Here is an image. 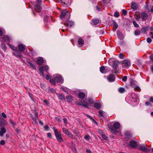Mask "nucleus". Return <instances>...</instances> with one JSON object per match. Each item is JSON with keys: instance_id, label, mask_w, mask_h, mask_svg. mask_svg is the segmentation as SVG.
<instances>
[{"instance_id": "53", "label": "nucleus", "mask_w": 153, "mask_h": 153, "mask_svg": "<svg viewBox=\"0 0 153 153\" xmlns=\"http://www.w3.org/2000/svg\"><path fill=\"white\" fill-rule=\"evenodd\" d=\"M88 102L91 103H92L93 102V100L91 98H88Z\"/></svg>"}, {"instance_id": "16", "label": "nucleus", "mask_w": 153, "mask_h": 153, "mask_svg": "<svg viewBox=\"0 0 153 153\" xmlns=\"http://www.w3.org/2000/svg\"><path fill=\"white\" fill-rule=\"evenodd\" d=\"M3 41L5 42H10V39L7 36H4L1 38Z\"/></svg>"}, {"instance_id": "47", "label": "nucleus", "mask_w": 153, "mask_h": 153, "mask_svg": "<svg viewBox=\"0 0 153 153\" xmlns=\"http://www.w3.org/2000/svg\"><path fill=\"white\" fill-rule=\"evenodd\" d=\"M147 30V27H144L142 29H141V30L143 33H145L146 32Z\"/></svg>"}, {"instance_id": "37", "label": "nucleus", "mask_w": 153, "mask_h": 153, "mask_svg": "<svg viewBox=\"0 0 153 153\" xmlns=\"http://www.w3.org/2000/svg\"><path fill=\"white\" fill-rule=\"evenodd\" d=\"M43 68V70L44 71H47L49 68V67L48 65L45 66H43L42 67L40 68Z\"/></svg>"}, {"instance_id": "29", "label": "nucleus", "mask_w": 153, "mask_h": 153, "mask_svg": "<svg viewBox=\"0 0 153 153\" xmlns=\"http://www.w3.org/2000/svg\"><path fill=\"white\" fill-rule=\"evenodd\" d=\"M1 47L2 49L4 51H5L7 49V47L5 44L4 43H2L1 44Z\"/></svg>"}, {"instance_id": "18", "label": "nucleus", "mask_w": 153, "mask_h": 153, "mask_svg": "<svg viewBox=\"0 0 153 153\" xmlns=\"http://www.w3.org/2000/svg\"><path fill=\"white\" fill-rule=\"evenodd\" d=\"M46 91L48 93L51 94H54L55 93L56 91L53 88H51L50 87L48 88L46 90Z\"/></svg>"}, {"instance_id": "36", "label": "nucleus", "mask_w": 153, "mask_h": 153, "mask_svg": "<svg viewBox=\"0 0 153 153\" xmlns=\"http://www.w3.org/2000/svg\"><path fill=\"white\" fill-rule=\"evenodd\" d=\"M39 71L40 74L44 76L45 75L43 73V71H44L43 70V68H40L39 69Z\"/></svg>"}, {"instance_id": "48", "label": "nucleus", "mask_w": 153, "mask_h": 153, "mask_svg": "<svg viewBox=\"0 0 153 153\" xmlns=\"http://www.w3.org/2000/svg\"><path fill=\"white\" fill-rule=\"evenodd\" d=\"M5 141L4 140H1L0 141V144L1 146H3L5 144Z\"/></svg>"}, {"instance_id": "21", "label": "nucleus", "mask_w": 153, "mask_h": 153, "mask_svg": "<svg viewBox=\"0 0 153 153\" xmlns=\"http://www.w3.org/2000/svg\"><path fill=\"white\" fill-rule=\"evenodd\" d=\"M78 96L79 98L83 99L85 98V94L83 92H79L78 93Z\"/></svg>"}, {"instance_id": "12", "label": "nucleus", "mask_w": 153, "mask_h": 153, "mask_svg": "<svg viewBox=\"0 0 153 153\" xmlns=\"http://www.w3.org/2000/svg\"><path fill=\"white\" fill-rule=\"evenodd\" d=\"M44 60L42 57H39L37 58V63L38 65H41L44 63Z\"/></svg>"}, {"instance_id": "54", "label": "nucleus", "mask_w": 153, "mask_h": 153, "mask_svg": "<svg viewBox=\"0 0 153 153\" xmlns=\"http://www.w3.org/2000/svg\"><path fill=\"white\" fill-rule=\"evenodd\" d=\"M48 17L47 16H45L44 19V21L45 22H46L48 21Z\"/></svg>"}, {"instance_id": "15", "label": "nucleus", "mask_w": 153, "mask_h": 153, "mask_svg": "<svg viewBox=\"0 0 153 153\" xmlns=\"http://www.w3.org/2000/svg\"><path fill=\"white\" fill-rule=\"evenodd\" d=\"M6 132V129L4 127H1L0 129V136L2 137Z\"/></svg>"}, {"instance_id": "24", "label": "nucleus", "mask_w": 153, "mask_h": 153, "mask_svg": "<svg viewBox=\"0 0 153 153\" xmlns=\"http://www.w3.org/2000/svg\"><path fill=\"white\" fill-rule=\"evenodd\" d=\"M35 9L38 12H40L42 9L41 7L39 4H36L35 6Z\"/></svg>"}, {"instance_id": "11", "label": "nucleus", "mask_w": 153, "mask_h": 153, "mask_svg": "<svg viewBox=\"0 0 153 153\" xmlns=\"http://www.w3.org/2000/svg\"><path fill=\"white\" fill-rule=\"evenodd\" d=\"M8 123L4 119H1L0 120V126H4L7 125Z\"/></svg>"}, {"instance_id": "49", "label": "nucleus", "mask_w": 153, "mask_h": 153, "mask_svg": "<svg viewBox=\"0 0 153 153\" xmlns=\"http://www.w3.org/2000/svg\"><path fill=\"white\" fill-rule=\"evenodd\" d=\"M114 16L116 17H118L120 16L119 13L117 12H115L114 15Z\"/></svg>"}, {"instance_id": "58", "label": "nucleus", "mask_w": 153, "mask_h": 153, "mask_svg": "<svg viewBox=\"0 0 153 153\" xmlns=\"http://www.w3.org/2000/svg\"><path fill=\"white\" fill-rule=\"evenodd\" d=\"M63 122H64V123L65 124H67V119L65 118H64L63 119Z\"/></svg>"}, {"instance_id": "4", "label": "nucleus", "mask_w": 153, "mask_h": 153, "mask_svg": "<svg viewBox=\"0 0 153 153\" xmlns=\"http://www.w3.org/2000/svg\"><path fill=\"white\" fill-rule=\"evenodd\" d=\"M31 117L33 120L34 123L36 124L37 123V120L38 119L39 117V113L36 110H34L32 111V112L30 114Z\"/></svg>"}, {"instance_id": "5", "label": "nucleus", "mask_w": 153, "mask_h": 153, "mask_svg": "<svg viewBox=\"0 0 153 153\" xmlns=\"http://www.w3.org/2000/svg\"><path fill=\"white\" fill-rule=\"evenodd\" d=\"M54 78L55 81L58 83L62 84L63 82V79L62 76L59 74H56L55 75Z\"/></svg>"}, {"instance_id": "61", "label": "nucleus", "mask_w": 153, "mask_h": 153, "mask_svg": "<svg viewBox=\"0 0 153 153\" xmlns=\"http://www.w3.org/2000/svg\"><path fill=\"white\" fill-rule=\"evenodd\" d=\"M151 104V103L150 102H149V101H146V102H145V105H146V106H148V105H150Z\"/></svg>"}, {"instance_id": "41", "label": "nucleus", "mask_w": 153, "mask_h": 153, "mask_svg": "<svg viewBox=\"0 0 153 153\" xmlns=\"http://www.w3.org/2000/svg\"><path fill=\"white\" fill-rule=\"evenodd\" d=\"M99 114L100 115L102 116H103L105 115V112H104L102 110H100L99 111Z\"/></svg>"}, {"instance_id": "42", "label": "nucleus", "mask_w": 153, "mask_h": 153, "mask_svg": "<svg viewBox=\"0 0 153 153\" xmlns=\"http://www.w3.org/2000/svg\"><path fill=\"white\" fill-rule=\"evenodd\" d=\"M101 136L103 139L106 140H107L108 137H107L105 134H101Z\"/></svg>"}, {"instance_id": "44", "label": "nucleus", "mask_w": 153, "mask_h": 153, "mask_svg": "<svg viewBox=\"0 0 153 153\" xmlns=\"http://www.w3.org/2000/svg\"><path fill=\"white\" fill-rule=\"evenodd\" d=\"M134 88V89L135 91H139L140 90V88L138 86H135Z\"/></svg>"}, {"instance_id": "17", "label": "nucleus", "mask_w": 153, "mask_h": 153, "mask_svg": "<svg viewBox=\"0 0 153 153\" xmlns=\"http://www.w3.org/2000/svg\"><path fill=\"white\" fill-rule=\"evenodd\" d=\"M117 35L118 38L121 40L124 38L123 35L120 31H119L117 32Z\"/></svg>"}, {"instance_id": "2", "label": "nucleus", "mask_w": 153, "mask_h": 153, "mask_svg": "<svg viewBox=\"0 0 153 153\" xmlns=\"http://www.w3.org/2000/svg\"><path fill=\"white\" fill-rule=\"evenodd\" d=\"M120 124L119 122H115L113 124V126L111 125H108V127L110 129V132L113 134L116 135L118 132L117 130L120 128Z\"/></svg>"}, {"instance_id": "9", "label": "nucleus", "mask_w": 153, "mask_h": 153, "mask_svg": "<svg viewBox=\"0 0 153 153\" xmlns=\"http://www.w3.org/2000/svg\"><path fill=\"white\" fill-rule=\"evenodd\" d=\"M148 17V14L145 12H143L141 14V18L142 21H145Z\"/></svg>"}, {"instance_id": "55", "label": "nucleus", "mask_w": 153, "mask_h": 153, "mask_svg": "<svg viewBox=\"0 0 153 153\" xmlns=\"http://www.w3.org/2000/svg\"><path fill=\"white\" fill-rule=\"evenodd\" d=\"M119 57L121 59H123L124 58V55L122 53H120L119 55Z\"/></svg>"}, {"instance_id": "31", "label": "nucleus", "mask_w": 153, "mask_h": 153, "mask_svg": "<svg viewBox=\"0 0 153 153\" xmlns=\"http://www.w3.org/2000/svg\"><path fill=\"white\" fill-rule=\"evenodd\" d=\"M58 97L59 98V99L61 100H65V98L64 95L61 94H57Z\"/></svg>"}, {"instance_id": "46", "label": "nucleus", "mask_w": 153, "mask_h": 153, "mask_svg": "<svg viewBox=\"0 0 153 153\" xmlns=\"http://www.w3.org/2000/svg\"><path fill=\"white\" fill-rule=\"evenodd\" d=\"M44 128L46 131H48L50 129L48 125L45 126L44 127Z\"/></svg>"}, {"instance_id": "22", "label": "nucleus", "mask_w": 153, "mask_h": 153, "mask_svg": "<svg viewBox=\"0 0 153 153\" xmlns=\"http://www.w3.org/2000/svg\"><path fill=\"white\" fill-rule=\"evenodd\" d=\"M69 13L68 12L67 10H64L62 11L61 13V14L60 15V17L61 18H63L66 15L67 13Z\"/></svg>"}, {"instance_id": "45", "label": "nucleus", "mask_w": 153, "mask_h": 153, "mask_svg": "<svg viewBox=\"0 0 153 153\" xmlns=\"http://www.w3.org/2000/svg\"><path fill=\"white\" fill-rule=\"evenodd\" d=\"M122 12L123 15L124 16L126 15L127 14V12L126 10L123 9L122 10Z\"/></svg>"}, {"instance_id": "25", "label": "nucleus", "mask_w": 153, "mask_h": 153, "mask_svg": "<svg viewBox=\"0 0 153 153\" xmlns=\"http://www.w3.org/2000/svg\"><path fill=\"white\" fill-rule=\"evenodd\" d=\"M118 66V62L115 61L113 62V67L115 70H117V67Z\"/></svg>"}, {"instance_id": "38", "label": "nucleus", "mask_w": 153, "mask_h": 153, "mask_svg": "<svg viewBox=\"0 0 153 153\" xmlns=\"http://www.w3.org/2000/svg\"><path fill=\"white\" fill-rule=\"evenodd\" d=\"M55 80L54 79H50V82L52 84L55 85H56V83L55 82Z\"/></svg>"}, {"instance_id": "27", "label": "nucleus", "mask_w": 153, "mask_h": 153, "mask_svg": "<svg viewBox=\"0 0 153 153\" xmlns=\"http://www.w3.org/2000/svg\"><path fill=\"white\" fill-rule=\"evenodd\" d=\"M78 43L79 45L82 46L84 43V40L81 38H79L78 40Z\"/></svg>"}, {"instance_id": "10", "label": "nucleus", "mask_w": 153, "mask_h": 153, "mask_svg": "<svg viewBox=\"0 0 153 153\" xmlns=\"http://www.w3.org/2000/svg\"><path fill=\"white\" fill-rule=\"evenodd\" d=\"M74 22L72 21H67L65 23V25L67 27H71L73 25Z\"/></svg>"}, {"instance_id": "64", "label": "nucleus", "mask_w": 153, "mask_h": 153, "mask_svg": "<svg viewBox=\"0 0 153 153\" xmlns=\"http://www.w3.org/2000/svg\"><path fill=\"white\" fill-rule=\"evenodd\" d=\"M150 101L152 102H153V97H150Z\"/></svg>"}, {"instance_id": "63", "label": "nucleus", "mask_w": 153, "mask_h": 153, "mask_svg": "<svg viewBox=\"0 0 153 153\" xmlns=\"http://www.w3.org/2000/svg\"><path fill=\"white\" fill-rule=\"evenodd\" d=\"M150 58L152 62L153 63V55H151L150 56Z\"/></svg>"}, {"instance_id": "32", "label": "nucleus", "mask_w": 153, "mask_h": 153, "mask_svg": "<svg viewBox=\"0 0 153 153\" xmlns=\"http://www.w3.org/2000/svg\"><path fill=\"white\" fill-rule=\"evenodd\" d=\"M72 96L71 95L67 96L66 98V99L68 100V102L69 103L72 101Z\"/></svg>"}, {"instance_id": "62", "label": "nucleus", "mask_w": 153, "mask_h": 153, "mask_svg": "<svg viewBox=\"0 0 153 153\" xmlns=\"http://www.w3.org/2000/svg\"><path fill=\"white\" fill-rule=\"evenodd\" d=\"M55 118V119L56 120H57V121H58V122H61V120L59 118L57 117H56Z\"/></svg>"}, {"instance_id": "28", "label": "nucleus", "mask_w": 153, "mask_h": 153, "mask_svg": "<svg viewBox=\"0 0 153 153\" xmlns=\"http://www.w3.org/2000/svg\"><path fill=\"white\" fill-rule=\"evenodd\" d=\"M70 0H62V3L66 6L68 5V4L69 3Z\"/></svg>"}, {"instance_id": "23", "label": "nucleus", "mask_w": 153, "mask_h": 153, "mask_svg": "<svg viewBox=\"0 0 153 153\" xmlns=\"http://www.w3.org/2000/svg\"><path fill=\"white\" fill-rule=\"evenodd\" d=\"M100 72L103 74H105L107 72V71L105 70V68L104 66H101L100 69Z\"/></svg>"}, {"instance_id": "40", "label": "nucleus", "mask_w": 153, "mask_h": 153, "mask_svg": "<svg viewBox=\"0 0 153 153\" xmlns=\"http://www.w3.org/2000/svg\"><path fill=\"white\" fill-rule=\"evenodd\" d=\"M132 22L134 25L135 27L136 28H138L139 27V25L135 21H133Z\"/></svg>"}, {"instance_id": "57", "label": "nucleus", "mask_w": 153, "mask_h": 153, "mask_svg": "<svg viewBox=\"0 0 153 153\" xmlns=\"http://www.w3.org/2000/svg\"><path fill=\"white\" fill-rule=\"evenodd\" d=\"M141 18V16H137L136 18V19L137 21H139L140 20V18Z\"/></svg>"}, {"instance_id": "19", "label": "nucleus", "mask_w": 153, "mask_h": 153, "mask_svg": "<svg viewBox=\"0 0 153 153\" xmlns=\"http://www.w3.org/2000/svg\"><path fill=\"white\" fill-rule=\"evenodd\" d=\"M136 81H134L133 79H130V86L134 88L135 86L136 85Z\"/></svg>"}, {"instance_id": "33", "label": "nucleus", "mask_w": 153, "mask_h": 153, "mask_svg": "<svg viewBox=\"0 0 153 153\" xmlns=\"http://www.w3.org/2000/svg\"><path fill=\"white\" fill-rule=\"evenodd\" d=\"M94 106L96 108L100 109L101 108V105L99 103L95 102L94 104Z\"/></svg>"}, {"instance_id": "30", "label": "nucleus", "mask_w": 153, "mask_h": 153, "mask_svg": "<svg viewBox=\"0 0 153 153\" xmlns=\"http://www.w3.org/2000/svg\"><path fill=\"white\" fill-rule=\"evenodd\" d=\"M92 22L93 24L95 25H97L99 22V20L98 19H93Z\"/></svg>"}, {"instance_id": "13", "label": "nucleus", "mask_w": 153, "mask_h": 153, "mask_svg": "<svg viewBox=\"0 0 153 153\" xmlns=\"http://www.w3.org/2000/svg\"><path fill=\"white\" fill-rule=\"evenodd\" d=\"M107 79L109 82H113L115 80V77L112 74H110L108 76Z\"/></svg>"}, {"instance_id": "3", "label": "nucleus", "mask_w": 153, "mask_h": 153, "mask_svg": "<svg viewBox=\"0 0 153 153\" xmlns=\"http://www.w3.org/2000/svg\"><path fill=\"white\" fill-rule=\"evenodd\" d=\"M53 129L54 132L55 136L57 141L60 143L63 142V140L62 137V134L61 132L59 131L56 127H53Z\"/></svg>"}, {"instance_id": "7", "label": "nucleus", "mask_w": 153, "mask_h": 153, "mask_svg": "<svg viewBox=\"0 0 153 153\" xmlns=\"http://www.w3.org/2000/svg\"><path fill=\"white\" fill-rule=\"evenodd\" d=\"M146 145L145 144L140 145L139 146L140 149V150L145 152H149L150 151V149H149L146 148Z\"/></svg>"}, {"instance_id": "59", "label": "nucleus", "mask_w": 153, "mask_h": 153, "mask_svg": "<svg viewBox=\"0 0 153 153\" xmlns=\"http://www.w3.org/2000/svg\"><path fill=\"white\" fill-rule=\"evenodd\" d=\"M1 115L4 118H6L7 117L5 114L4 112H2L1 113Z\"/></svg>"}, {"instance_id": "26", "label": "nucleus", "mask_w": 153, "mask_h": 153, "mask_svg": "<svg viewBox=\"0 0 153 153\" xmlns=\"http://www.w3.org/2000/svg\"><path fill=\"white\" fill-rule=\"evenodd\" d=\"M113 24L114 26L113 28L114 31H115L116 30L117 28L118 27V25L117 23L114 20H113Z\"/></svg>"}, {"instance_id": "39", "label": "nucleus", "mask_w": 153, "mask_h": 153, "mask_svg": "<svg viewBox=\"0 0 153 153\" xmlns=\"http://www.w3.org/2000/svg\"><path fill=\"white\" fill-rule=\"evenodd\" d=\"M140 30H137L135 31L134 33L135 35L137 36L140 34Z\"/></svg>"}, {"instance_id": "52", "label": "nucleus", "mask_w": 153, "mask_h": 153, "mask_svg": "<svg viewBox=\"0 0 153 153\" xmlns=\"http://www.w3.org/2000/svg\"><path fill=\"white\" fill-rule=\"evenodd\" d=\"M146 40L147 42L149 43H150L152 41L151 39L149 37L147 38Z\"/></svg>"}, {"instance_id": "56", "label": "nucleus", "mask_w": 153, "mask_h": 153, "mask_svg": "<svg viewBox=\"0 0 153 153\" xmlns=\"http://www.w3.org/2000/svg\"><path fill=\"white\" fill-rule=\"evenodd\" d=\"M47 137L50 138H52L51 134L50 133H47Z\"/></svg>"}, {"instance_id": "6", "label": "nucleus", "mask_w": 153, "mask_h": 153, "mask_svg": "<svg viewBox=\"0 0 153 153\" xmlns=\"http://www.w3.org/2000/svg\"><path fill=\"white\" fill-rule=\"evenodd\" d=\"M62 130L65 134L68 136L69 137L73 139L74 138L73 137V135L67 128H62Z\"/></svg>"}, {"instance_id": "14", "label": "nucleus", "mask_w": 153, "mask_h": 153, "mask_svg": "<svg viewBox=\"0 0 153 153\" xmlns=\"http://www.w3.org/2000/svg\"><path fill=\"white\" fill-rule=\"evenodd\" d=\"M129 145L131 147L135 148L137 146V144L135 141L131 140L129 142Z\"/></svg>"}, {"instance_id": "51", "label": "nucleus", "mask_w": 153, "mask_h": 153, "mask_svg": "<svg viewBox=\"0 0 153 153\" xmlns=\"http://www.w3.org/2000/svg\"><path fill=\"white\" fill-rule=\"evenodd\" d=\"M127 76H124L123 77L122 79L123 81L126 82L127 81Z\"/></svg>"}, {"instance_id": "8", "label": "nucleus", "mask_w": 153, "mask_h": 153, "mask_svg": "<svg viewBox=\"0 0 153 153\" xmlns=\"http://www.w3.org/2000/svg\"><path fill=\"white\" fill-rule=\"evenodd\" d=\"M122 63L123 64L122 66L124 68L128 67L130 64V62L128 60H124L122 61Z\"/></svg>"}, {"instance_id": "35", "label": "nucleus", "mask_w": 153, "mask_h": 153, "mask_svg": "<svg viewBox=\"0 0 153 153\" xmlns=\"http://www.w3.org/2000/svg\"><path fill=\"white\" fill-rule=\"evenodd\" d=\"M27 63L33 69H36V67L35 65H34L31 62H27Z\"/></svg>"}, {"instance_id": "60", "label": "nucleus", "mask_w": 153, "mask_h": 153, "mask_svg": "<svg viewBox=\"0 0 153 153\" xmlns=\"http://www.w3.org/2000/svg\"><path fill=\"white\" fill-rule=\"evenodd\" d=\"M43 102H44L47 105L49 104V102L46 100H43Z\"/></svg>"}, {"instance_id": "20", "label": "nucleus", "mask_w": 153, "mask_h": 153, "mask_svg": "<svg viewBox=\"0 0 153 153\" xmlns=\"http://www.w3.org/2000/svg\"><path fill=\"white\" fill-rule=\"evenodd\" d=\"M131 8L133 10H137L138 7L136 4L134 2H132L131 5Z\"/></svg>"}, {"instance_id": "50", "label": "nucleus", "mask_w": 153, "mask_h": 153, "mask_svg": "<svg viewBox=\"0 0 153 153\" xmlns=\"http://www.w3.org/2000/svg\"><path fill=\"white\" fill-rule=\"evenodd\" d=\"M84 102H85V103L82 104L81 105L82 106H83L87 108L88 106V103H87L85 102V101H84Z\"/></svg>"}, {"instance_id": "43", "label": "nucleus", "mask_w": 153, "mask_h": 153, "mask_svg": "<svg viewBox=\"0 0 153 153\" xmlns=\"http://www.w3.org/2000/svg\"><path fill=\"white\" fill-rule=\"evenodd\" d=\"M90 136L89 135H86L84 136V138L85 140H89L90 139Z\"/></svg>"}, {"instance_id": "34", "label": "nucleus", "mask_w": 153, "mask_h": 153, "mask_svg": "<svg viewBox=\"0 0 153 153\" xmlns=\"http://www.w3.org/2000/svg\"><path fill=\"white\" fill-rule=\"evenodd\" d=\"M125 91V89L122 87H120L118 89V91L120 93H123Z\"/></svg>"}, {"instance_id": "1", "label": "nucleus", "mask_w": 153, "mask_h": 153, "mask_svg": "<svg viewBox=\"0 0 153 153\" xmlns=\"http://www.w3.org/2000/svg\"><path fill=\"white\" fill-rule=\"evenodd\" d=\"M8 45L13 51H15L14 52H13V54L16 57L19 58L20 59H22L23 56L21 54V52H23L25 50L26 46L23 44H19L18 45V50L17 47L12 44L8 43Z\"/></svg>"}]
</instances>
